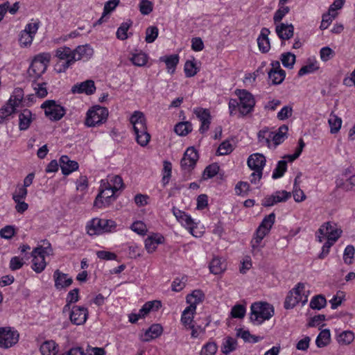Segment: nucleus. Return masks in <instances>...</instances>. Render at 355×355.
Returning <instances> with one entry per match:
<instances>
[{"instance_id": "f257e3e1", "label": "nucleus", "mask_w": 355, "mask_h": 355, "mask_svg": "<svg viewBox=\"0 0 355 355\" xmlns=\"http://www.w3.org/2000/svg\"><path fill=\"white\" fill-rule=\"evenodd\" d=\"M250 321L254 325H259L274 315L273 306L268 302H258L252 304L250 307Z\"/></svg>"}, {"instance_id": "f03ea898", "label": "nucleus", "mask_w": 355, "mask_h": 355, "mask_svg": "<svg viewBox=\"0 0 355 355\" xmlns=\"http://www.w3.org/2000/svg\"><path fill=\"white\" fill-rule=\"evenodd\" d=\"M93 54L94 50L89 44L78 46L73 50V57L70 60L57 64V67H59L57 71L58 73L65 72L76 61L80 60H88Z\"/></svg>"}, {"instance_id": "7ed1b4c3", "label": "nucleus", "mask_w": 355, "mask_h": 355, "mask_svg": "<svg viewBox=\"0 0 355 355\" xmlns=\"http://www.w3.org/2000/svg\"><path fill=\"white\" fill-rule=\"evenodd\" d=\"M50 58V54L45 53L35 56L28 69L29 76L34 78H40L46 71Z\"/></svg>"}, {"instance_id": "20e7f679", "label": "nucleus", "mask_w": 355, "mask_h": 355, "mask_svg": "<svg viewBox=\"0 0 355 355\" xmlns=\"http://www.w3.org/2000/svg\"><path fill=\"white\" fill-rule=\"evenodd\" d=\"M108 114L107 108L95 105L87 111L85 123L88 127L99 125L107 121Z\"/></svg>"}, {"instance_id": "39448f33", "label": "nucleus", "mask_w": 355, "mask_h": 355, "mask_svg": "<svg viewBox=\"0 0 355 355\" xmlns=\"http://www.w3.org/2000/svg\"><path fill=\"white\" fill-rule=\"evenodd\" d=\"M300 302L302 304L307 302V296L304 295V284L303 283H298L288 293L284 302V308L286 309H293Z\"/></svg>"}, {"instance_id": "423d86ee", "label": "nucleus", "mask_w": 355, "mask_h": 355, "mask_svg": "<svg viewBox=\"0 0 355 355\" xmlns=\"http://www.w3.org/2000/svg\"><path fill=\"white\" fill-rule=\"evenodd\" d=\"M41 107L44 110L45 115L51 120L57 121L60 120L66 114L64 107L56 103L54 100L44 101Z\"/></svg>"}, {"instance_id": "0eeeda50", "label": "nucleus", "mask_w": 355, "mask_h": 355, "mask_svg": "<svg viewBox=\"0 0 355 355\" xmlns=\"http://www.w3.org/2000/svg\"><path fill=\"white\" fill-rule=\"evenodd\" d=\"M118 191L117 186L112 187L110 184H107L105 189L100 191L97 195L94 205L98 208L103 207L109 206L113 201L115 200L116 197L114 196L115 192Z\"/></svg>"}, {"instance_id": "6e6552de", "label": "nucleus", "mask_w": 355, "mask_h": 355, "mask_svg": "<svg viewBox=\"0 0 355 355\" xmlns=\"http://www.w3.org/2000/svg\"><path fill=\"white\" fill-rule=\"evenodd\" d=\"M19 334L10 327H0V347L8 349L17 343Z\"/></svg>"}, {"instance_id": "1a4fd4ad", "label": "nucleus", "mask_w": 355, "mask_h": 355, "mask_svg": "<svg viewBox=\"0 0 355 355\" xmlns=\"http://www.w3.org/2000/svg\"><path fill=\"white\" fill-rule=\"evenodd\" d=\"M239 98V113L241 116L247 115L250 113L255 105V101L250 92L248 91L238 90L237 93Z\"/></svg>"}, {"instance_id": "9d476101", "label": "nucleus", "mask_w": 355, "mask_h": 355, "mask_svg": "<svg viewBox=\"0 0 355 355\" xmlns=\"http://www.w3.org/2000/svg\"><path fill=\"white\" fill-rule=\"evenodd\" d=\"M198 158V151L194 147H189L180 161L182 168L188 171L192 170L195 167Z\"/></svg>"}, {"instance_id": "9b49d317", "label": "nucleus", "mask_w": 355, "mask_h": 355, "mask_svg": "<svg viewBox=\"0 0 355 355\" xmlns=\"http://www.w3.org/2000/svg\"><path fill=\"white\" fill-rule=\"evenodd\" d=\"M38 29V24H27L19 35V41L21 46H30Z\"/></svg>"}, {"instance_id": "f8f14e48", "label": "nucleus", "mask_w": 355, "mask_h": 355, "mask_svg": "<svg viewBox=\"0 0 355 355\" xmlns=\"http://www.w3.org/2000/svg\"><path fill=\"white\" fill-rule=\"evenodd\" d=\"M88 311L87 308L79 306H73L69 315L71 322L76 325L83 324L87 318Z\"/></svg>"}, {"instance_id": "ddd939ff", "label": "nucleus", "mask_w": 355, "mask_h": 355, "mask_svg": "<svg viewBox=\"0 0 355 355\" xmlns=\"http://www.w3.org/2000/svg\"><path fill=\"white\" fill-rule=\"evenodd\" d=\"M193 112L201 122L199 131L201 134H204L209 130L211 123V116L210 112L207 109L197 107L194 109Z\"/></svg>"}, {"instance_id": "4468645a", "label": "nucleus", "mask_w": 355, "mask_h": 355, "mask_svg": "<svg viewBox=\"0 0 355 355\" xmlns=\"http://www.w3.org/2000/svg\"><path fill=\"white\" fill-rule=\"evenodd\" d=\"M130 121L133 125L135 133L144 132L147 130L146 119L143 112L135 111L130 119Z\"/></svg>"}, {"instance_id": "2eb2a0df", "label": "nucleus", "mask_w": 355, "mask_h": 355, "mask_svg": "<svg viewBox=\"0 0 355 355\" xmlns=\"http://www.w3.org/2000/svg\"><path fill=\"white\" fill-rule=\"evenodd\" d=\"M71 91L73 94L92 95L96 91L95 83L92 80H87L82 83L75 84L71 87Z\"/></svg>"}, {"instance_id": "dca6fc26", "label": "nucleus", "mask_w": 355, "mask_h": 355, "mask_svg": "<svg viewBox=\"0 0 355 355\" xmlns=\"http://www.w3.org/2000/svg\"><path fill=\"white\" fill-rule=\"evenodd\" d=\"M173 215L175 216L177 220L184 226L188 227L189 229V231L191 234L194 236H197L194 234V222L191 217L189 215H187L185 212L176 209L175 207L173 208Z\"/></svg>"}, {"instance_id": "f3484780", "label": "nucleus", "mask_w": 355, "mask_h": 355, "mask_svg": "<svg viewBox=\"0 0 355 355\" xmlns=\"http://www.w3.org/2000/svg\"><path fill=\"white\" fill-rule=\"evenodd\" d=\"M345 2V0H335L327 12L322 15L321 22H331L338 15L337 10L343 6Z\"/></svg>"}, {"instance_id": "a211bd4d", "label": "nucleus", "mask_w": 355, "mask_h": 355, "mask_svg": "<svg viewBox=\"0 0 355 355\" xmlns=\"http://www.w3.org/2000/svg\"><path fill=\"white\" fill-rule=\"evenodd\" d=\"M60 166L62 173L64 175H68L78 168L77 162L71 160L67 155H62L60 158Z\"/></svg>"}, {"instance_id": "6ab92c4d", "label": "nucleus", "mask_w": 355, "mask_h": 355, "mask_svg": "<svg viewBox=\"0 0 355 355\" xmlns=\"http://www.w3.org/2000/svg\"><path fill=\"white\" fill-rule=\"evenodd\" d=\"M53 278L55 281V287L58 289H62L69 287L72 283L73 279L68 277V275L56 270L53 273Z\"/></svg>"}, {"instance_id": "aec40b11", "label": "nucleus", "mask_w": 355, "mask_h": 355, "mask_svg": "<svg viewBox=\"0 0 355 355\" xmlns=\"http://www.w3.org/2000/svg\"><path fill=\"white\" fill-rule=\"evenodd\" d=\"M266 157L261 153L251 155L248 159V166L254 171H263L266 164Z\"/></svg>"}, {"instance_id": "412c9836", "label": "nucleus", "mask_w": 355, "mask_h": 355, "mask_svg": "<svg viewBox=\"0 0 355 355\" xmlns=\"http://www.w3.org/2000/svg\"><path fill=\"white\" fill-rule=\"evenodd\" d=\"M33 121V114L31 110L24 109L19 114V129L21 131L28 130Z\"/></svg>"}, {"instance_id": "4be33fe9", "label": "nucleus", "mask_w": 355, "mask_h": 355, "mask_svg": "<svg viewBox=\"0 0 355 355\" xmlns=\"http://www.w3.org/2000/svg\"><path fill=\"white\" fill-rule=\"evenodd\" d=\"M269 34L270 31L266 28H263L261 31L259 36L257 38L259 49L263 53L268 52L270 49V44L268 38Z\"/></svg>"}, {"instance_id": "5701e85b", "label": "nucleus", "mask_w": 355, "mask_h": 355, "mask_svg": "<svg viewBox=\"0 0 355 355\" xmlns=\"http://www.w3.org/2000/svg\"><path fill=\"white\" fill-rule=\"evenodd\" d=\"M294 27L292 24H279L276 26V33L282 40H289L293 35Z\"/></svg>"}, {"instance_id": "b1692460", "label": "nucleus", "mask_w": 355, "mask_h": 355, "mask_svg": "<svg viewBox=\"0 0 355 355\" xmlns=\"http://www.w3.org/2000/svg\"><path fill=\"white\" fill-rule=\"evenodd\" d=\"M159 61L165 62L168 72L173 74L179 63V55L173 54L169 56H162L159 58Z\"/></svg>"}, {"instance_id": "393cba45", "label": "nucleus", "mask_w": 355, "mask_h": 355, "mask_svg": "<svg viewBox=\"0 0 355 355\" xmlns=\"http://www.w3.org/2000/svg\"><path fill=\"white\" fill-rule=\"evenodd\" d=\"M42 355H56L58 352V345L53 340L44 341L40 346Z\"/></svg>"}, {"instance_id": "a878e982", "label": "nucleus", "mask_w": 355, "mask_h": 355, "mask_svg": "<svg viewBox=\"0 0 355 355\" xmlns=\"http://www.w3.org/2000/svg\"><path fill=\"white\" fill-rule=\"evenodd\" d=\"M101 218H93L87 225V234L90 236L99 235L103 234Z\"/></svg>"}, {"instance_id": "bb28decb", "label": "nucleus", "mask_w": 355, "mask_h": 355, "mask_svg": "<svg viewBox=\"0 0 355 355\" xmlns=\"http://www.w3.org/2000/svg\"><path fill=\"white\" fill-rule=\"evenodd\" d=\"M163 328L160 324H153L146 331L145 338L143 340L144 342H149L161 336Z\"/></svg>"}, {"instance_id": "cd10ccee", "label": "nucleus", "mask_w": 355, "mask_h": 355, "mask_svg": "<svg viewBox=\"0 0 355 355\" xmlns=\"http://www.w3.org/2000/svg\"><path fill=\"white\" fill-rule=\"evenodd\" d=\"M210 272L214 275H219L226 269V263L219 257H214L209 263Z\"/></svg>"}, {"instance_id": "c85d7f7f", "label": "nucleus", "mask_w": 355, "mask_h": 355, "mask_svg": "<svg viewBox=\"0 0 355 355\" xmlns=\"http://www.w3.org/2000/svg\"><path fill=\"white\" fill-rule=\"evenodd\" d=\"M164 237L159 234H154L148 236L145 241V248L148 252H153L158 244L162 243Z\"/></svg>"}, {"instance_id": "c756f323", "label": "nucleus", "mask_w": 355, "mask_h": 355, "mask_svg": "<svg viewBox=\"0 0 355 355\" xmlns=\"http://www.w3.org/2000/svg\"><path fill=\"white\" fill-rule=\"evenodd\" d=\"M267 234L260 230H256L253 238L250 242L252 250L254 252H259L263 245H261V241Z\"/></svg>"}, {"instance_id": "7c9ffc66", "label": "nucleus", "mask_w": 355, "mask_h": 355, "mask_svg": "<svg viewBox=\"0 0 355 355\" xmlns=\"http://www.w3.org/2000/svg\"><path fill=\"white\" fill-rule=\"evenodd\" d=\"M275 221V214L271 213L266 216L259 225L257 230H260L266 234H268Z\"/></svg>"}, {"instance_id": "2f4dec72", "label": "nucleus", "mask_w": 355, "mask_h": 355, "mask_svg": "<svg viewBox=\"0 0 355 355\" xmlns=\"http://www.w3.org/2000/svg\"><path fill=\"white\" fill-rule=\"evenodd\" d=\"M162 306L160 301L154 300L145 303L139 309V313L141 318H144L151 311H157Z\"/></svg>"}, {"instance_id": "473e14b6", "label": "nucleus", "mask_w": 355, "mask_h": 355, "mask_svg": "<svg viewBox=\"0 0 355 355\" xmlns=\"http://www.w3.org/2000/svg\"><path fill=\"white\" fill-rule=\"evenodd\" d=\"M237 347V341L232 337L227 336L224 338L222 346H221V352L225 354L228 355L231 352L236 350Z\"/></svg>"}, {"instance_id": "72a5a7b5", "label": "nucleus", "mask_w": 355, "mask_h": 355, "mask_svg": "<svg viewBox=\"0 0 355 355\" xmlns=\"http://www.w3.org/2000/svg\"><path fill=\"white\" fill-rule=\"evenodd\" d=\"M334 226H336V224H333L331 222L323 223L316 232L318 241L319 242H322L325 238H327L328 234H329L331 230H332Z\"/></svg>"}, {"instance_id": "f704fd0d", "label": "nucleus", "mask_w": 355, "mask_h": 355, "mask_svg": "<svg viewBox=\"0 0 355 355\" xmlns=\"http://www.w3.org/2000/svg\"><path fill=\"white\" fill-rule=\"evenodd\" d=\"M196 313V307L194 306H187L182 312L181 321L184 325H192L193 315Z\"/></svg>"}, {"instance_id": "c9c22d12", "label": "nucleus", "mask_w": 355, "mask_h": 355, "mask_svg": "<svg viewBox=\"0 0 355 355\" xmlns=\"http://www.w3.org/2000/svg\"><path fill=\"white\" fill-rule=\"evenodd\" d=\"M331 334L329 329L322 330L315 340V344L318 347H324L328 345L330 343Z\"/></svg>"}, {"instance_id": "e433bc0d", "label": "nucleus", "mask_w": 355, "mask_h": 355, "mask_svg": "<svg viewBox=\"0 0 355 355\" xmlns=\"http://www.w3.org/2000/svg\"><path fill=\"white\" fill-rule=\"evenodd\" d=\"M268 78L271 81V85H277L281 84L286 77V71L284 70L268 71Z\"/></svg>"}, {"instance_id": "4c0bfd02", "label": "nucleus", "mask_w": 355, "mask_h": 355, "mask_svg": "<svg viewBox=\"0 0 355 355\" xmlns=\"http://www.w3.org/2000/svg\"><path fill=\"white\" fill-rule=\"evenodd\" d=\"M44 245H40L35 248L32 254H35L37 256H42L43 258H45V256H49L52 254L53 249L51 248V243L48 241H43Z\"/></svg>"}, {"instance_id": "58836bf2", "label": "nucleus", "mask_w": 355, "mask_h": 355, "mask_svg": "<svg viewBox=\"0 0 355 355\" xmlns=\"http://www.w3.org/2000/svg\"><path fill=\"white\" fill-rule=\"evenodd\" d=\"M288 130V128L287 125H282L278 128L277 132H273V135H272V139L275 146L279 145L284 141L286 138Z\"/></svg>"}, {"instance_id": "ea45409f", "label": "nucleus", "mask_w": 355, "mask_h": 355, "mask_svg": "<svg viewBox=\"0 0 355 355\" xmlns=\"http://www.w3.org/2000/svg\"><path fill=\"white\" fill-rule=\"evenodd\" d=\"M12 98H10L6 105L0 109V123L15 112L16 103H12Z\"/></svg>"}, {"instance_id": "a19ab883", "label": "nucleus", "mask_w": 355, "mask_h": 355, "mask_svg": "<svg viewBox=\"0 0 355 355\" xmlns=\"http://www.w3.org/2000/svg\"><path fill=\"white\" fill-rule=\"evenodd\" d=\"M193 130L192 124L189 121L179 122L174 128L175 132L180 136H186Z\"/></svg>"}, {"instance_id": "79ce46f5", "label": "nucleus", "mask_w": 355, "mask_h": 355, "mask_svg": "<svg viewBox=\"0 0 355 355\" xmlns=\"http://www.w3.org/2000/svg\"><path fill=\"white\" fill-rule=\"evenodd\" d=\"M204 297L200 290H195L187 296V302L190 304L189 306H194L196 308V305L202 302Z\"/></svg>"}, {"instance_id": "37998d69", "label": "nucleus", "mask_w": 355, "mask_h": 355, "mask_svg": "<svg viewBox=\"0 0 355 355\" xmlns=\"http://www.w3.org/2000/svg\"><path fill=\"white\" fill-rule=\"evenodd\" d=\"M148 55L141 51L137 53H132V56L130 58V60L132 64L138 67H143L146 65L148 62Z\"/></svg>"}, {"instance_id": "c03bdc74", "label": "nucleus", "mask_w": 355, "mask_h": 355, "mask_svg": "<svg viewBox=\"0 0 355 355\" xmlns=\"http://www.w3.org/2000/svg\"><path fill=\"white\" fill-rule=\"evenodd\" d=\"M33 258V266L32 268L36 272L40 273L42 272L46 265L45 261V258H43L42 256H37L35 254H32Z\"/></svg>"}, {"instance_id": "a18cd8bd", "label": "nucleus", "mask_w": 355, "mask_h": 355, "mask_svg": "<svg viewBox=\"0 0 355 355\" xmlns=\"http://www.w3.org/2000/svg\"><path fill=\"white\" fill-rule=\"evenodd\" d=\"M272 135H273V132H270L267 127L260 130L257 134L259 142L269 146L270 144V139H272Z\"/></svg>"}, {"instance_id": "49530a36", "label": "nucleus", "mask_w": 355, "mask_h": 355, "mask_svg": "<svg viewBox=\"0 0 355 355\" xmlns=\"http://www.w3.org/2000/svg\"><path fill=\"white\" fill-rule=\"evenodd\" d=\"M327 300L324 295H318L314 296L310 302V307L313 309L320 310L326 306Z\"/></svg>"}, {"instance_id": "de8ad7c7", "label": "nucleus", "mask_w": 355, "mask_h": 355, "mask_svg": "<svg viewBox=\"0 0 355 355\" xmlns=\"http://www.w3.org/2000/svg\"><path fill=\"white\" fill-rule=\"evenodd\" d=\"M295 58V55L291 52L282 53L281 55V61L283 66L290 69L293 68Z\"/></svg>"}, {"instance_id": "09e8293b", "label": "nucleus", "mask_w": 355, "mask_h": 355, "mask_svg": "<svg viewBox=\"0 0 355 355\" xmlns=\"http://www.w3.org/2000/svg\"><path fill=\"white\" fill-rule=\"evenodd\" d=\"M55 56L60 60H64L65 62H68L73 57V51L67 46L60 47L56 50Z\"/></svg>"}, {"instance_id": "8fccbe9b", "label": "nucleus", "mask_w": 355, "mask_h": 355, "mask_svg": "<svg viewBox=\"0 0 355 355\" xmlns=\"http://www.w3.org/2000/svg\"><path fill=\"white\" fill-rule=\"evenodd\" d=\"M287 170V161L280 160L277 162L276 168L274 169L272 178L278 179L282 178Z\"/></svg>"}, {"instance_id": "3c124183", "label": "nucleus", "mask_w": 355, "mask_h": 355, "mask_svg": "<svg viewBox=\"0 0 355 355\" xmlns=\"http://www.w3.org/2000/svg\"><path fill=\"white\" fill-rule=\"evenodd\" d=\"M184 71L186 77L191 78L194 76L199 71L196 64L193 61L187 60L184 64Z\"/></svg>"}, {"instance_id": "603ef678", "label": "nucleus", "mask_w": 355, "mask_h": 355, "mask_svg": "<svg viewBox=\"0 0 355 355\" xmlns=\"http://www.w3.org/2000/svg\"><path fill=\"white\" fill-rule=\"evenodd\" d=\"M354 339V335L351 331H345L340 334L337 338L339 344L349 345Z\"/></svg>"}, {"instance_id": "864d4df0", "label": "nucleus", "mask_w": 355, "mask_h": 355, "mask_svg": "<svg viewBox=\"0 0 355 355\" xmlns=\"http://www.w3.org/2000/svg\"><path fill=\"white\" fill-rule=\"evenodd\" d=\"M329 124L330 126V132L335 134L339 131L342 125V120L340 117L336 115H331L329 119Z\"/></svg>"}, {"instance_id": "5fc2aeb1", "label": "nucleus", "mask_w": 355, "mask_h": 355, "mask_svg": "<svg viewBox=\"0 0 355 355\" xmlns=\"http://www.w3.org/2000/svg\"><path fill=\"white\" fill-rule=\"evenodd\" d=\"M234 150L232 145L229 140L223 141L218 146L216 155H226L230 154Z\"/></svg>"}, {"instance_id": "6e6d98bb", "label": "nucleus", "mask_w": 355, "mask_h": 355, "mask_svg": "<svg viewBox=\"0 0 355 355\" xmlns=\"http://www.w3.org/2000/svg\"><path fill=\"white\" fill-rule=\"evenodd\" d=\"M218 350V346L214 342H208L202 347L200 355H215Z\"/></svg>"}, {"instance_id": "4d7b16f0", "label": "nucleus", "mask_w": 355, "mask_h": 355, "mask_svg": "<svg viewBox=\"0 0 355 355\" xmlns=\"http://www.w3.org/2000/svg\"><path fill=\"white\" fill-rule=\"evenodd\" d=\"M119 2V0H110L107 1L104 6L103 16L96 22H103V17L113 11Z\"/></svg>"}, {"instance_id": "13d9d810", "label": "nucleus", "mask_w": 355, "mask_h": 355, "mask_svg": "<svg viewBox=\"0 0 355 355\" xmlns=\"http://www.w3.org/2000/svg\"><path fill=\"white\" fill-rule=\"evenodd\" d=\"M219 166L216 163L207 166L203 172L204 179L211 178L214 177L219 171Z\"/></svg>"}, {"instance_id": "bf43d9fd", "label": "nucleus", "mask_w": 355, "mask_h": 355, "mask_svg": "<svg viewBox=\"0 0 355 355\" xmlns=\"http://www.w3.org/2000/svg\"><path fill=\"white\" fill-rule=\"evenodd\" d=\"M131 24H122L121 26L117 29L116 33V37L121 40H126L131 33H128Z\"/></svg>"}, {"instance_id": "052dcab7", "label": "nucleus", "mask_w": 355, "mask_h": 355, "mask_svg": "<svg viewBox=\"0 0 355 355\" xmlns=\"http://www.w3.org/2000/svg\"><path fill=\"white\" fill-rule=\"evenodd\" d=\"M172 164L170 162H164L162 183L164 186L167 184L171 176Z\"/></svg>"}, {"instance_id": "680f3d73", "label": "nucleus", "mask_w": 355, "mask_h": 355, "mask_svg": "<svg viewBox=\"0 0 355 355\" xmlns=\"http://www.w3.org/2000/svg\"><path fill=\"white\" fill-rule=\"evenodd\" d=\"M158 36V28L155 26H150L146 31V42L147 43L153 42Z\"/></svg>"}, {"instance_id": "e2e57ef3", "label": "nucleus", "mask_w": 355, "mask_h": 355, "mask_svg": "<svg viewBox=\"0 0 355 355\" xmlns=\"http://www.w3.org/2000/svg\"><path fill=\"white\" fill-rule=\"evenodd\" d=\"M272 195L275 199V204H277L278 202H286L288 200L291 196V193L282 190L277 191Z\"/></svg>"}, {"instance_id": "0e129e2a", "label": "nucleus", "mask_w": 355, "mask_h": 355, "mask_svg": "<svg viewBox=\"0 0 355 355\" xmlns=\"http://www.w3.org/2000/svg\"><path fill=\"white\" fill-rule=\"evenodd\" d=\"M28 193L27 189L22 187L21 184H17L15 192L12 193V200H24L26 198Z\"/></svg>"}, {"instance_id": "69168bd1", "label": "nucleus", "mask_w": 355, "mask_h": 355, "mask_svg": "<svg viewBox=\"0 0 355 355\" xmlns=\"http://www.w3.org/2000/svg\"><path fill=\"white\" fill-rule=\"evenodd\" d=\"M250 184L247 182H239L235 187V192L239 196H245L250 191Z\"/></svg>"}, {"instance_id": "338daca9", "label": "nucleus", "mask_w": 355, "mask_h": 355, "mask_svg": "<svg viewBox=\"0 0 355 355\" xmlns=\"http://www.w3.org/2000/svg\"><path fill=\"white\" fill-rule=\"evenodd\" d=\"M135 134L136 135V141L140 146H146L148 144L150 135L147 130L144 131V132H141Z\"/></svg>"}, {"instance_id": "774afa93", "label": "nucleus", "mask_w": 355, "mask_h": 355, "mask_svg": "<svg viewBox=\"0 0 355 355\" xmlns=\"http://www.w3.org/2000/svg\"><path fill=\"white\" fill-rule=\"evenodd\" d=\"M338 187L343 189L346 191H353L355 189V175L349 177L345 182L338 184Z\"/></svg>"}]
</instances>
